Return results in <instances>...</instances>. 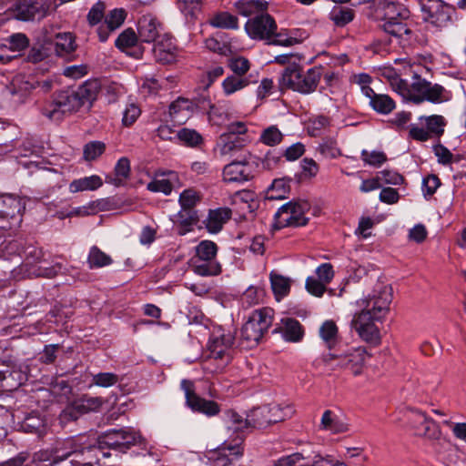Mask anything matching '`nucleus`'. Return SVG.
<instances>
[{"label":"nucleus","instance_id":"f257e3e1","mask_svg":"<svg viewBox=\"0 0 466 466\" xmlns=\"http://www.w3.org/2000/svg\"><path fill=\"white\" fill-rule=\"evenodd\" d=\"M391 300L392 288L383 283H378L370 295L358 300L361 310L354 314L350 325L363 341L372 346L380 344L381 335L377 323L388 314Z\"/></svg>","mask_w":466,"mask_h":466},{"label":"nucleus","instance_id":"f03ea898","mask_svg":"<svg viewBox=\"0 0 466 466\" xmlns=\"http://www.w3.org/2000/svg\"><path fill=\"white\" fill-rule=\"evenodd\" d=\"M293 412V408L289 405L285 408L279 404L265 405L252 410L247 418L243 419L237 412L229 410L227 413L230 424L228 431H243L249 427L264 428L271 423H277L289 418Z\"/></svg>","mask_w":466,"mask_h":466},{"label":"nucleus","instance_id":"7ed1b4c3","mask_svg":"<svg viewBox=\"0 0 466 466\" xmlns=\"http://www.w3.org/2000/svg\"><path fill=\"white\" fill-rule=\"evenodd\" d=\"M446 119L440 115L420 116L418 123L410 124L409 127V137L417 142L433 141L434 146H441L439 142L443 135Z\"/></svg>","mask_w":466,"mask_h":466},{"label":"nucleus","instance_id":"20e7f679","mask_svg":"<svg viewBox=\"0 0 466 466\" xmlns=\"http://www.w3.org/2000/svg\"><path fill=\"white\" fill-rule=\"evenodd\" d=\"M272 324V309L264 308L255 310L241 329V339L247 347L252 348L259 342Z\"/></svg>","mask_w":466,"mask_h":466},{"label":"nucleus","instance_id":"39448f33","mask_svg":"<svg viewBox=\"0 0 466 466\" xmlns=\"http://www.w3.org/2000/svg\"><path fill=\"white\" fill-rule=\"evenodd\" d=\"M75 90H63L56 93L52 101L46 103L42 113L51 120L59 121L66 114L83 106Z\"/></svg>","mask_w":466,"mask_h":466},{"label":"nucleus","instance_id":"423d86ee","mask_svg":"<svg viewBox=\"0 0 466 466\" xmlns=\"http://www.w3.org/2000/svg\"><path fill=\"white\" fill-rule=\"evenodd\" d=\"M309 207L307 201L289 202L283 205L275 214L276 228L305 226L309 220L305 213L309 210Z\"/></svg>","mask_w":466,"mask_h":466},{"label":"nucleus","instance_id":"0eeeda50","mask_svg":"<svg viewBox=\"0 0 466 466\" xmlns=\"http://www.w3.org/2000/svg\"><path fill=\"white\" fill-rule=\"evenodd\" d=\"M423 20L437 27L446 26L455 13V8L442 0H419Z\"/></svg>","mask_w":466,"mask_h":466},{"label":"nucleus","instance_id":"6e6552de","mask_svg":"<svg viewBox=\"0 0 466 466\" xmlns=\"http://www.w3.org/2000/svg\"><path fill=\"white\" fill-rule=\"evenodd\" d=\"M101 453L102 449L96 446L83 448L80 451L74 450L65 455L56 456L53 461L52 466H56L68 458L72 459L66 461L65 466H93L95 463H100Z\"/></svg>","mask_w":466,"mask_h":466},{"label":"nucleus","instance_id":"1a4fd4ad","mask_svg":"<svg viewBox=\"0 0 466 466\" xmlns=\"http://www.w3.org/2000/svg\"><path fill=\"white\" fill-rule=\"evenodd\" d=\"M180 385L185 392L186 403L193 411H198L208 416L217 415L220 411V408L217 402L205 400L196 394L194 383L191 380H183Z\"/></svg>","mask_w":466,"mask_h":466},{"label":"nucleus","instance_id":"9d476101","mask_svg":"<svg viewBox=\"0 0 466 466\" xmlns=\"http://www.w3.org/2000/svg\"><path fill=\"white\" fill-rule=\"evenodd\" d=\"M245 28L253 39L269 40L277 30V24L268 14H261L248 19Z\"/></svg>","mask_w":466,"mask_h":466},{"label":"nucleus","instance_id":"9b49d317","mask_svg":"<svg viewBox=\"0 0 466 466\" xmlns=\"http://www.w3.org/2000/svg\"><path fill=\"white\" fill-rule=\"evenodd\" d=\"M331 360H338L337 365L350 370L353 375L361 374L366 360L369 357L365 348H352L340 355L329 354Z\"/></svg>","mask_w":466,"mask_h":466},{"label":"nucleus","instance_id":"f8f14e48","mask_svg":"<svg viewBox=\"0 0 466 466\" xmlns=\"http://www.w3.org/2000/svg\"><path fill=\"white\" fill-rule=\"evenodd\" d=\"M46 0H19L15 5V15L17 19L29 21L46 16L48 11Z\"/></svg>","mask_w":466,"mask_h":466},{"label":"nucleus","instance_id":"ddd939ff","mask_svg":"<svg viewBox=\"0 0 466 466\" xmlns=\"http://www.w3.org/2000/svg\"><path fill=\"white\" fill-rule=\"evenodd\" d=\"M182 183L178 174L173 170H157L154 178L147 185V190L154 193L169 195L176 187H180Z\"/></svg>","mask_w":466,"mask_h":466},{"label":"nucleus","instance_id":"4468645a","mask_svg":"<svg viewBox=\"0 0 466 466\" xmlns=\"http://www.w3.org/2000/svg\"><path fill=\"white\" fill-rule=\"evenodd\" d=\"M412 427L418 436L429 441H441V431L439 425L421 411H415L411 418Z\"/></svg>","mask_w":466,"mask_h":466},{"label":"nucleus","instance_id":"2eb2a0df","mask_svg":"<svg viewBox=\"0 0 466 466\" xmlns=\"http://www.w3.org/2000/svg\"><path fill=\"white\" fill-rule=\"evenodd\" d=\"M153 55L155 59L163 65L176 61L177 48L169 35L165 34L156 41L153 46Z\"/></svg>","mask_w":466,"mask_h":466},{"label":"nucleus","instance_id":"dca6fc26","mask_svg":"<svg viewBox=\"0 0 466 466\" xmlns=\"http://www.w3.org/2000/svg\"><path fill=\"white\" fill-rule=\"evenodd\" d=\"M161 24L152 15H142L137 22L139 38L146 43L156 42L161 35Z\"/></svg>","mask_w":466,"mask_h":466},{"label":"nucleus","instance_id":"f3484780","mask_svg":"<svg viewBox=\"0 0 466 466\" xmlns=\"http://www.w3.org/2000/svg\"><path fill=\"white\" fill-rule=\"evenodd\" d=\"M223 177L226 182L242 183L249 180L252 174L246 159L233 160L224 167Z\"/></svg>","mask_w":466,"mask_h":466},{"label":"nucleus","instance_id":"a211bd4d","mask_svg":"<svg viewBox=\"0 0 466 466\" xmlns=\"http://www.w3.org/2000/svg\"><path fill=\"white\" fill-rule=\"evenodd\" d=\"M411 25L410 12L407 8V15H403V18L397 15L392 20L384 22L381 26L387 34L397 38H402L411 35Z\"/></svg>","mask_w":466,"mask_h":466},{"label":"nucleus","instance_id":"6ab92c4d","mask_svg":"<svg viewBox=\"0 0 466 466\" xmlns=\"http://www.w3.org/2000/svg\"><path fill=\"white\" fill-rule=\"evenodd\" d=\"M194 111V104L190 99L178 97L173 101L168 107V115L170 120L178 125L186 123L192 116Z\"/></svg>","mask_w":466,"mask_h":466},{"label":"nucleus","instance_id":"aec40b11","mask_svg":"<svg viewBox=\"0 0 466 466\" xmlns=\"http://www.w3.org/2000/svg\"><path fill=\"white\" fill-rule=\"evenodd\" d=\"M234 338L231 334H222L218 337H214L209 342L208 349L210 357L216 360L226 359L228 361V351L233 345Z\"/></svg>","mask_w":466,"mask_h":466},{"label":"nucleus","instance_id":"412c9836","mask_svg":"<svg viewBox=\"0 0 466 466\" xmlns=\"http://www.w3.org/2000/svg\"><path fill=\"white\" fill-rule=\"evenodd\" d=\"M130 161L127 157H121L115 166L114 173L106 176L105 181L115 187L124 186L130 176Z\"/></svg>","mask_w":466,"mask_h":466},{"label":"nucleus","instance_id":"4be33fe9","mask_svg":"<svg viewBox=\"0 0 466 466\" xmlns=\"http://www.w3.org/2000/svg\"><path fill=\"white\" fill-rule=\"evenodd\" d=\"M328 464L321 456H315L312 461H309L297 452L279 459L274 466H329Z\"/></svg>","mask_w":466,"mask_h":466},{"label":"nucleus","instance_id":"5701e85b","mask_svg":"<svg viewBox=\"0 0 466 466\" xmlns=\"http://www.w3.org/2000/svg\"><path fill=\"white\" fill-rule=\"evenodd\" d=\"M321 76V67H312L306 73L302 72L300 83L299 86H297V91L302 94H309L315 91Z\"/></svg>","mask_w":466,"mask_h":466},{"label":"nucleus","instance_id":"b1692460","mask_svg":"<svg viewBox=\"0 0 466 466\" xmlns=\"http://www.w3.org/2000/svg\"><path fill=\"white\" fill-rule=\"evenodd\" d=\"M367 98L369 99V106L375 112L381 115H388L396 107L395 101L390 96L385 94H377L374 91L373 94Z\"/></svg>","mask_w":466,"mask_h":466},{"label":"nucleus","instance_id":"393cba45","mask_svg":"<svg viewBox=\"0 0 466 466\" xmlns=\"http://www.w3.org/2000/svg\"><path fill=\"white\" fill-rule=\"evenodd\" d=\"M237 11L243 16L265 14L268 2L265 0H239L234 4Z\"/></svg>","mask_w":466,"mask_h":466},{"label":"nucleus","instance_id":"a878e982","mask_svg":"<svg viewBox=\"0 0 466 466\" xmlns=\"http://www.w3.org/2000/svg\"><path fill=\"white\" fill-rule=\"evenodd\" d=\"M231 216V210L228 208H220L215 210H210L208 218L206 221V227L211 233H218L221 230L223 224H225Z\"/></svg>","mask_w":466,"mask_h":466},{"label":"nucleus","instance_id":"bb28decb","mask_svg":"<svg viewBox=\"0 0 466 466\" xmlns=\"http://www.w3.org/2000/svg\"><path fill=\"white\" fill-rule=\"evenodd\" d=\"M100 89L101 85L99 80L90 79L80 86L76 92L78 97L81 98L80 102L82 106H85L86 104H91L96 99Z\"/></svg>","mask_w":466,"mask_h":466},{"label":"nucleus","instance_id":"cd10ccee","mask_svg":"<svg viewBox=\"0 0 466 466\" xmlns=\"http://www.w3.org/2000/svg\"><path fill=\"white\" fill-rule=\"evenodd\" d=\"M429 81L421 78L419 75L415 74L412 76V82L409 84L405 80V87L408 90V95H400L404 99L410 100L417 104V97L423 96Z\"/></svg>","mask_w":466,"mask_h":466},{"label":"nucleus","instance_id":"c85d7f7f","mask_svg":"<svg viewBox=\"0 0 466 466\" xmlns=\"http://www.w3.org/2000/svg\"><path fill=\"white\" fill-rule=\"evenodd\" d=\"M0 204L3 206L0 209L3 218H15L25 208L22 199L12 195L3 196Z\"/></svg>","mask_w":466,"mask_h":466},{"label":"nucleus","instance_id":"c756f323","mask_svg":"<svg viewBox=\"0 0 466 466\" xmlns=\"http://www.w3.org/2000/svg\"><path fill=\"white\" fill-rule=\"evenodd\" d=\"M102 185V178L97 175H92L89 177H85L79 179L73 180L69 185V190L72 193L86 190H96L99 188Z\"/></svg>","mask_w":466,"mask_h":466},{"label":"nucleus","instance_id":"7c9ffc66","mask_svg":"<svg viewBox=\"0 0 466 466\" xmlns=\"http://www.w3.org/2000/svg\"><path fill=\"white\" fill-rule=\"evenodd\" d=\"M193 271L199 276H215L220 273V265L216 260L191 259Z\"/></svg>","mask_w":466,"mask_h":466},{"label":"nucleus","instance_id":"2f4dec72","mask_svg":"<svg viewBox=\"0 0 466 466\" xmlns=\"http://www.w3.org/2000/svg\"><path fill=\"white\" fill-rule=\"evenodd\" d=\"M246 132L247 128L242 122L232 123L228 127V132L221 137L224 146H238L237 144L247 142L248 140L243 137Z\"/></svg>","mask_w":466,"mask_h":466},{"label":"nucleus","instance_id":"473e14b6","mask_svg":"<svg viewBox=\"0 0 466 466\" xmlns=\"http://www.w3.org/2000/svg\"><path fill=\"white\" fill-rule=\"evenodd\" d=\"M209 24L216 28L235 30L238 28V19L228 12H218L214 14Z\"/></svg>","mask_w":466,"mask_h":466},{"label":"nucleus","instance_id":"72a5a7b5","mask_svg":"<svg viewBox=\"0 0 466 466\" xmlns=\"http://www.w3.org/2000/svg\"><path fill=\"white\" fill-rule=\"evenodd\" d=\"M228 67L231 75L237 77L251 78L248 74L250 70V62L244 56H234L228 60Z\"/></svg>","mask_w":466,"mask_h":466},{"label":"nucleus","instance_id":"f704fd0d","mask_svg":"<svg viewBox=\"0 0 466 466\" xmlns=\"http://www.w3.org/2000/svg\"><path fill=\"white\" fill-rule=\"evenodd\" d=\"M380 12L384 23L392 20L397 15L403 18V15H407V7L400 3L383 2L380 4Z\"/></svg>","mask_w":466,"mask_h":466},{"label":"nucleus","instance_id":"c9c22d12","mask_svg":"<svg viewBox=\"0 0 466 466\" xmlns=\"http://www.w3.org/2000/svg\"><path fill=\"white\" fill-rule=\"evenodd\" d=\"M76 49L75 38L71 33H59L55 38V51L57 56H64Z\"/></svg>","mask_w":466,"mask_h":466},{"label":"nucleus","instance_id":"e433bc0d","mask_svg":"<svg viewBox=\"0 0 466 466\" xmlns=\"http://www.w3.org/2000/svg\"><path fill=\"white\" fill-rule=\"evenodd\" d=\"M252 82L251 78L237 77L228 75L222 82V90L226 96H231L246 88Z\"/></svg>","mask_w":466,"mask_h":466},{"label":"nucleus","instance_id":"4c0bfd02","mask_svg":"<svg viewBox=\"0 0 466 466\" xmlns=\"http://www.w3.org/2000/svg\"><path fill=\"white\" fill-rule=\"evenodd\" d=\"M445 100H447V97L444 87L441 85H432L431 82H429L423 96L417 97V104H420L423 101H430L431 103H441Z\"/></svg>","mask_w":466,"mask_h":466},{"label":"nucleus","instance_id":"58836bf2","mask_svg":"<svg viewBox=\"0 0 466 466\" xmlns=\"http://www.w3.org/2000/svg\"><path fill=\"white\" fill-rule=\"evenodd\" d=\"M281 321L283 324L281 329L287 340L299 341L302 338V327L297 319L287 318L283 319Z\"/></svg>","mask_w":466,"mask_h":466},{"label":"nucleus","instance_id":"ea45409f","mask_svg":"<svg viewBox=\"0 0 466 466\" xmlns=\"http://www.w3.org/2000/svg\"><path fill=\"white\" fill-rule=\"evenodd\" d=\"M329 18L336 26L342 27L353 20L354 12L348 7L334 6L329 14Z\"/></svg>","mask_w":466,"mask_h":466},{"label":"nucleus","instance_id":"a19ab883","mask_svg":"<svg viewBox=\"0 0 466 466\" xmlns=\"http://www.w3.org/2000/svg\"><path fill=\"white\" fill-rule=\"evenodd\" d=\"M302 70L298 66H288L281 77L282 87L297 91V86L300 83Z\"/></svg>","mask_w":466,"mask_h":466},{"label":"nucleus","instance_id":"79ce46f5","mask_svg":"<svg viewBox=\"0 0 466 466\" xmlns=\"http://www.w3.org/2000/svg\"><path fill=\"white\" fill-rule=\"evenodd\" d=\"M6 370H0V381L6 379H12L16 381L14 386H20L26 380V375L21 370V367L17 366L13 361L9 360L6 362Z\"/></svg>","mask_w":466,"mask_h":466},{"label":"nucleus","instance_id":"37998d69","mask_svg":"<svg viewBox=\"0 0 466 466\" xmlns=\"http://www.w3.org/2000/svg\"><path fill=\"white\" fill-rule=\"evenodd\" d=\"M284 157V148L283 147H271L267 153L264 155L261 159L262 167L265 169H273L279 167Z\"/></svg>","mask_w":466,"mask_h":466},{"label":"nucleus","instance_id":"c03bdc74","mask_svg":"<svg viewBox=\"0 0 466 466\" xmlns=\"http://www.w3.org/2000/svg\"><path fill=\"white\" fill-rule=\"evenodd\" d=\"M361 159L366 165L379 167L387 161V156L380 149L369 147L361 151Z\"/></svg>","mask_w":466,"mask_h":466},{"label":"nucleus","instance_id":"a18cd8bd","mask_svg":"<svg viewBox=\"0 0 466 466\" xmlns=\"http://www.w3.org/2000/svg\"><path fill=\"white\" fill-rule=\"evenodd\" d=\"M320 428L332 433H338L344 431V425L339 422L338 416L329 410L323 412Z\"/></svg>","mask_w":466,"mask_h":466},{"label":"nucleus","instance_id":"49530a36","mask_svg":"<svg viewBox=\"0 0 466 466\" xmlns=\"http://www.w3.org/2000/svg\"><path fill=\"white\" fill-rule=\"evenodd\" d=\"M270 282L274 294L279 298L286 296L290 289V280L279 274L271 272Z\"/></svg>","mask_w":466,"mask_h":466},{"label":"nucleus","instance_id":"de8ad7c7","mask_svg":"<svg viewBox=\"0 0 466 466\" xmlns=\"http://www.w3.org/2000/svg\"><path fill=\"white\" fill-rule=\"evenodd\" d=\"M319 336L329 348L335 345L338 339V327L332 320H326L319 328Z\"/></svg>","mask_w":466,"mask_h":466},{"label":"nucleus","instance_id":"09e8293b","mask_svg":"<svg viewBox=\"0 0 466 466\" xmlns=\"http://www.w3.org/2000/svg\"><path fill=\"white\" fill-rule=\"evenodd\" d=\"M87 262L91 268H102L110 265L112 263V258L97 247L94 246L90 248Z\"/></svg>","mask_w":466,"mask_h":466},{"label":"nucleus","instance_id":"8fccbe9b","mask_svg":"<svg viewBox=\"0 0 466 466\" xmlns=\"http://www.w3.org/2000/svg\"><path fill=\"white\" fill-rule=\"evenodd\" d=\"M289 181L285 178L275 179L268 190V198L269 199L284 198L290 188Z\"/></svg>","mask_w":466,"mask_h":466},{"label":"nucleus","instance_id":"3c124183","mask_svg":"<svg viewBox=\"0 0 466 466\" xmlns=\"http://www.w3.org/2000/svg\"><path fill=\"white\" fill-rule=\"evenodd\" d=\"M218 247L210 240L201 241L196 248V257L193 258H199L204 260H215Z\"/></svg>","mask_w":466,"mask_h":466},{"label":"nucleus","instance_id":"603ef678","mask_svg":"<svg viewBox=\"0 0 466 466\" xmlns=\"http://www.w3.org/2000/svg\"><path fill=\"white\" fill-rule=\"evenodd\" d=\"M177 141L186 144L187 146H199L203 143L202 136L195 129L187 127L181 128L177 130Z\"/></svg>","mask_w":466,"mask_h":466},{"label":"nucleus","instance_id":"864d4df0","mask_svg":"<svg viewBox=\"0 0 466 466\" xmlns=\"http://www.w3.org/2000/svg\"><path fill=\"white\" fill-rule=\"evenodd\" d=\"M350 82L360 86L361 93L366 96H370L374 90L370 87L372 77L366 73L354 74L350 76Z\"/></svg>","mask_w":466,"mask_h":466},{"label":"nucleus","instance_id":"5fc2aeb1","mask_svg":"<svg viewBox=\"0 0 466 466\" xmlns=\"http://www.w3.org/2000/svg\"><path fill=\"white\" fill-rule=\"evenodd\" d=\"M179 10L186 15L195 18L201 11V0H177Z\"/></svg>","mask_w":466,"mask_h":466},{"label":"nucleus","instance_id":"6e6d98bb","mask_svg":"<svg viewBox=\"0 0 466 466\" xmlns=\"http://www.w3.org/2000/svg\"><path fill=\"white\" fill-rule=\"evenodd\" d=\"M283 138L282 133L276 126H270L263 130L259 141L266 146H275L281 143Z\"/></svg>","mask_w":466,"mask_h":466},{"label":"nucleus","instance_id":"4d7b16f0","mask_svg":"<svg viewBox=\"0 0 466 466\" xmlns=\"http://www.w3.org/2000/svg\"><path fill=\"white\" fill-rule=\"evenodd\" d=\"M383 76L386 77L391 88L399 95H408V90L405 87V80L400 78L393 69H386L383 73Z\"/></svg>","mask_w":466,"mask_h":466},{"label":"nucleus","instance_id":"13d9d810","mask_svg":"<svg viewBox=\"0 0 466 466\" xmlns=\"http://www.w3.org/2000/svg\"><path fill=\"white\" fill-rule=\"evenodd\" d=\"M200 200V194L193 188L185 189L179 196L182 209L192 210Z\"/></svg>","mask_w":466,"mask_h":466},{"label":"nucleus","instance_id":"bf43d9fd","mask_svg":"<svg viewBox=\"0 0 466 466\" xmlns=\"http://www.w3.org/2000/svg\"><path fill=\"white\" fill-rule=\"evenodd\" d=\"M117 382H119L118 375L112 372H99L92 377V384L102 388H109Z\"/></svg>","mask_w":466,"mask_h":466},{"label":"nucleus","instance_id":"052dcab7","mask_svg":"<svg viewBox=\"0 0 466 466\" xmlns=\"http://www.w3.org/2000/svg\"><path fill=\"white\" fill-rule=\"evenodd\" d=\"M137 36L132 29H127L122 32L116 39V46L122 51H127L128 48L136 46Z\"/></svg>","mask_w":466,"mask_h":466},{"label":"nucleus","instance_id":"680f3d73","mask_svg":"<svg viewBox=\"0 0 466 466\" xmlns=\"http://www.w3.org/2000/svg\"><path fill=\"white\" fill-rule=\"evenodd\" d=\"M125 19L126 12L123 9H114L106 16L105 23L109 31H115L124 23Z\"/></svg>","mask_w":466,"mask_h":466},{"label":"nucleus","instance_id":"e2e57ef3","mask_svg":"<svg viewBox=\"0 0 466 466\" xmlns=\"http://www.w3.org/2000/svg\"><path fill=\"white\" fill-rule=\"evenodd\" d=\"M327 285L316 279L315 277H308L305 283L307 291L318 298H321L327 289Z\"/></svg>","mask_w":466,"mask_h":466},{"label":"nucleus","instance_id":"0e129e2a","mask_svg":"<svg viewBox=\"0 0 466 466\" xmlns=\"http://www.w3.org/2000/svg\"><path fill=\"white\" fill-rule=\"evenodd\" d=\"M9 49L12 51H22L28 46V39L24 34H14L5 39Z\"/></svg>","mask_w":466,"mask_h":466},{"label":"nucleus","instance_id":"69168bd1","mask_svg":"<svg viewBox=\"0 0 466 466\" xmlns=\"http://www.w3.org/2000/svg\"><path fill=\"white\" fill-rule=\"evenodd\" d=\"M271 41L269 44L282 46H292L299 44V40L296 37L289 36L286 32H279L277 30L272 35Z\"/></svg>","mask_w":466,"mask_h":466},{"label":"nucleus","instance_id":"338daca9","mask_svg":"<svg viewBox=\"0 0 466 466\" xmlns=\"http://www.w3.org/2000/svg\"><path fill=\"white\" fill-rule=\"evenodd\" d=\"M318 279L328 285L334 278L333 267L329 263H323L316 268Z\"/></svg>","mask_w":466,"mask_h":466},{"label":"nucleus","instance_id":"774afa93","mask_svg":"<svg viewBox=\"0 0 466 466\" xmlns=\"http://www.w3.org/2000/svg\"><path fill=\"white\" fill-rule=\"evenodd\" d=\"M377 177L380 178V183L391 185H400L403 180V177L399 173L389 169L379 172Z\"/></svg>","mask_w":466,"mask_h":466}]
</instances>
